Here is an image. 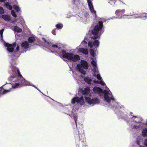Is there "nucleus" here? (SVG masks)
Instances as JSON below:
<instances>
[{
  "label": "nucleus",
  "mask_w": 147,
  "mask_h": 147,
  "mask_svg": "<svg viewBox=\"0 0 147 147\" xmlns=\"http://www.w3.org/2000/svg\"><path fill=\"white\" fill-rule=\"evenodd\" d=\"M14 30L15 31L18 32H20L22 31V29L21 28L18 27L17 26H16L14 27Z\"/></svg>",
  "instance_id": "22"
},
{
  "label": "nucleus",
  "mask_w": 147,
  "mask_h": 147,
  "mask_svg": "<svg viewBox=\"0 0 147 147\" xmlns=\"http://www.w3.org/2000/svg\"><path fill=\"white\" fill-rule=\"evenodd\" d=\"M101 98L109 103L111 100L114 99L111 92L109 89L104 90V91L100 94Z\"/></svg>",
  "instance_id": "5"
},
{
  "label": "nucleus",
  "mask_w": 147,
  "mask_h": 147,
  "mask_svg": "<svg viewBox=\"0 0 147 147\" xmlns=\"http://www.w3.org/2000/svg\"><path fill=\"white\" fill-rule=\"evenodd\" d=\"M113 0H110V2H109V3H111V2L112 1H113Z\"/></svg>",
  "instance_id": "38"
},
{
  "label": "nucleus",
  "mask_w": 147,
  "mask_h": 147,
  "mask_svg": "<svg viewBox=\"0 0 147 147\" xmlns=\"http://www.w3.org/2000/svg\"><path fill=\"white\" fill-rule=\"evenodd\" d=\"M92 0H87L90 10L93 14L96 15V11L94 9L92 1Z\"/></svg>",
  "instance_id": "12"
},
{
  "label": "nucleus",
  "mask_w": 147,
  "mask_h": 147,
  "mask_svg": "<svg viewBox=\"0 0 147 147\" xmlns=\"http://www.w3.org/2000/svg\"><path fill=\"white\" fill-rule=\"evenodd\" d=\"M88 67V65L87 62L85 61L82 60L80 61V64L77 65L76 68L78 71L84 76L85 74V71L84 69H87Z\"/></svg>",
  "instance_id": "6"
},
{
  "label": "nucleus",
  "mask_w": 147,
  "mask_h": 147,
  "mask_svg": "<svg viewBox=\"0 0 147 147\" xmlns=\"http://www.w3.org/2000/svg\"><path fill=\"white\" fill-rule=\"evenodd\" d=\"M52 33L54 35H55V30H53L52 31Z\"/></svg>",
  "instance_id": "35"
},
{
  "label": "nucleus",
  "mask_w": 147,
  "mask_h": 147,
  "mask_svg": "<svg viewBox=\"0 0 147 147\" xmlns=\"http://www.w3.org/2000/svg\"><path fill=\"white\" fill-rule=\"evenodd\" d=\"M102 22L99 21L98 24L96 25L94 29L92 31V35L91 36V38L93 39H96L101 34L100 32L99 33L100 30L102 28Z\"/></svg>",
  "instance_id": "4"
},
{
  "label": "nucleus",
  "mask_w": 147,
  "mask_h": 147,
  "mask_svg": "<svg viewBox=\"0 0 147 147\" xmlns=\"http://www.w3.org/2000/svg\"><path fill=\"white\" fill-rule=\"evenodd\" d=\"M90 91V89L88 87L86 88L82 92V93L84 94L87 95Z\"/></svg>",
  "instance_id": "17"
},
{
  "label": "nucleus",
  "mask_w": 147,
  "mask_h": 147,
  "mask_svg": "<svg viewBox=\"0 0 147 147\" xmlns=\"http://www.w3.org/2000/svg\"><path fill=\"white\" fill-rule=\"evenodd\" d=\"M121 16V15L119 16H120V17H121V16Z\"/></svg>",
  "instance_id": "40"
},
{
  "label": "nucleus",
  "mask_w": 147,
  "mask_h": 147,
  "mask_svg": "<svg viewBox=\"0 0 147 147\" xmlns=\"http://www.w3.org/2000/svg\"><path fill=\"white\" fill-rule=\"evenodd\" d=\"M86 40V38H85V39H84V41H82V43H81V45H82V44H87L86 42V41H85V40Z\"/></svg>",
  "instance_id": "33"
},
{
  "label": "nucleus",
  "mask_w": 147,
  "mask_h": 147,
  "mask_svg": "<svg viewBox=\"0 0 147 147\" xmlns=\"http://www.w3.org/2000/svg\"><path fill=\"white\" fill-rule=\"evenodd\" d=\"M90 53L92 57V59L94 58L95 56L96 55V51H95L91 49L90 51Z\"/></svg>",
  "instance_id": "20"
},
{
  "label": "nucleus",
  "mask_w": 147,
  "mask_h": 147,
  "mask_svg": "<svg viewBox=\"0 0 147 147\" xmlns=\"http://www.w3.org/2000/svg\"><path fill=\"white\" fill-rule=\"evenodd\" d=\"M12 71L13 72V74L15 73V74H18V77L20 78L19 80H20L21 82V84L20 83H15V81H16V78H13L12 80L13 82L12 83V88H16L18 87H20L22 85H30L34 86L35 88H36V86H34L33 85L31 84L30 82L28 81H26L24 78L22 77V76L20 74L19 70L18 68H16L14 67H13L12 68Z\"/></svg>",
  "instance_id": "2"
},
{
  "label": "nucleus",
  "mask_w": 147,
  "mask_h": 147,
  "mask_svg": "<svg viewBox=\"0 0 147 147\" xmlns=\"http://www.w3.org/2000/svg\"><path fill=\"white\" fill-rule=\"evenodd\" d=\"M99 45V42L97 40H95L93 42L89 41L88 43L89 47L91 48L95 49L98 47Z\"/></svg>",
  "instance_id": "11"
},
{
  "label": "nucleus",
  "mask_w": 147,
  "mask_h": 147,
  "mask_svg": "<svg viewBox=\"0 0 147 147\" xmlns=\"http://www.w3.org/2000/svg\"><path fill=\"white\" fill-rule=\"evenodd\" d=\"M47 44L51 47V49L53 50L52 51V52H57L63 57L65 58L68 60L75 62L80 59L78 55L74 54L71 52H66L65 51L61 49L57 45H52V43L49 42H47Z\"/></svg>",
  "instance_id": "1"
},
{
  "label": "nucleus",
  "mask_w": 147,
  "mask_h": 147,
  "mask_svg": "<svg viewBox=\"0 0 147 147\" xmlns=\"http://www.w3.org/2000/svg\"><path fill=\"white\" fill-rule=\"evenodd\" d=\"M145 147H147V139L144 142ZM140 147H144L143 146H140Z\"/></svg>",
  "instance_id": "30"
},
{
  "label": "nucleus",
  "mask_w": 147,
  "mask_h": 147,
  "mask_svg": "<svg viewBox=\"0 0 147 147\" xmlns=\"http://www.w3.org/2000/svg\"><path fill=\"white\" fill-rule=\"evenodd\" d=\"M76 50H78V52L82 53L86 55L88 54V50L87 49H85L82 48L79 49L76 48Z\"/></svg>",
  "instance_id": "14"
},
{
  "label": "nucleus",
  "mask_w": 147,
  "mask_h": 147,
  "mask_svg": "<svg viewBox=\"0 0 147 147\" xmlns=\"http://www.w3.org/2000/svg\"><path fill=\"white\" fill-rule=\"evenodd\" d=\"M91 64L94 67V68L93 69V71L94 72L93 76L95 77H96L97 79L100 80L99 81L96 80L94 81V83H95L100 84L102 86L105 85V83L102 80L101 77L98 74V71L96 67V61L93 60L91 61Z\"/></svg>",
  "instance_id": "3"
},
{
  "label": "nucleus",
  "mask_w": 147,
  "mask_h": 147,
  "mask_svg": "<svg viewBox=\"0 0 147 147\" xmlns=\"http://www.w3.org/2000/svg\"><path fill=\"white\" fill-rule=\"evenodd\" d=\"M4 45L7 47V50L10 52H12L13 51L14 47L16 46H17L16 50L18 51L19 49V46L17 45H16V43H13L12 45L9 44L8 43H5Z\"/></svg>",
  "instance_id": "9"
},
{
  "label": "nucleus",
  "mask_w": 147,
  "mask_h": 147,
  "mask_svg": "<svg viewBox=\"0 0 147 147\" xmlns=\"http://www.w3.org/2000/svg\"><path fill=\"white\" fill-rule=\"evenodd\" d=\"M34 38L33 37H30L28 39V41L30 43L34 42Z\"/></svg>",
  "instance_id": "25"
},
{
  "label": "nucleus",
  "mask_w": 147,
  "mask_h": 147,
  "mask_svg": "<svg viewBox=\"0 0 147 147\" xmlns=\"http://www.w3.org/2000/svg\"><path fill=\"white\" fill-rule=\"evenodd\" d=\"M5 6L7 8L9 9L10 10H11L12 9V7L8 3H5Z\"/></svg>",
  "instance_id": "24"
},
{
  "label": "nucleus",
  "mask_w": 147,
  "mask_h": 147,
  "mask_svg": "<svg viewBox=\"0 0 147 147\" xmlns=\"http://www.w3.org/2000/svg\"><path fill=\"white\" fill-rule=\"evenodd\" d=\"M6 0H0V2H4Z\"/></svg>",
  "instance_id": "36"
},
{
  "label": "nucleus",
  "mask_w": 147,
  "mask_h": 147,
  "mask_svg": "<svg viewBox=\"0 0 147 147\" xmlns=\"http://www.w3.org/2000/svg\"><path fill=\"white\" fill-rule=\"evenodd\" d=\"M29 44L26 41L23 42L22 44V47L26 49L30 47Z\"/></svg>",
  "instance_id": "16"
},
{
  "label": "nucleus",
  "mask_w": 147,
  "mask_h": 147,
  "mask_svg": "<svg viewBox=\"0 0 147 147\" xmlns=\"http://www.w3.org/2000/svg\"><path fill=\"white\" fill-rule=\"evenodd\" d=\"M11 14L14 17H16L17 16L16 14L12 10L11 11Z\"/></svg>",
  "instance_id": "29"
},
{
  "label": "nucleus",
  "mask_w": 147,
  "mask_h": 147,
  "mask_svg": "<svg viewBox=\"0 0 147 147\" xmlns=\"http://www.w3.org/2000/svg\"><path fill=\"white\" fill-rule=\"evenodd\" d=\"M134 119L136 123V124L134 125L133 127L135 129L139 128L140 127H142L143 126V124L141 122L142 119L140 117H134Z\"/></svg>",
  "instance_id": "8"
},
{
  "label": "nucleus",
  "mask_w": 147,
  "mask_h": 147,
  "mask_svg": "<svg viewBox=\"0 0 147 147\" xmlns=\"http://www.w3.org/2000/svg\"><path fill=\"white\" fill-rule=\"evenodd\" d=\"M11 89H10L9 90H5L2 88H0V93L5 94L11 91Z\"/></svg>",
  "instance_id": "15"
},
{
  "label": "nucleus",
  "mask_w": 147,
  "mask_h": 147,
  "mask_svg": "<svg viewBox=\"0 0 147 147\" xmlns=\"http://www.w3.org/2000/svg\"><path fill=\"white\" fill-rule=\"evenodd\" d=\"M13 7L16 12H18L20 11V9L18 6L14 5L13 6Z\"/></svg>",
  "instance_id": "26"
},
{
  "label": "nucleus",
  "mask_w": 147,
  "mask_h": 147,
  "mask_svg": "<svg viewBox=\"0 0 147 147\" xmlns=\"http://www.w3.org/2000/svg\"><path fill=\"white\" fill-rule=\"evenodd\" d=\"M4 12V11L2 7H0V13L1 14L3 13Z\"/></svg>",
  "instance_id": "32"
},
{
  "label": "nucleus",
  "mask_w": 147,
  "mask_h": 147,
  "mask_svg": "<svg viewBox=\"0 0 147 147\" xmlns=\"http://www.w3.org/2000/svg\"><path fill=\"white\" fill-rule=\"evenodd\" d=\"M76 102L78 103L80 105H84L85 103V102L83 97H75L73 98L71 100V103L74 104Z\"/></svg>",
  "instance_id": "10"
},
{
  "label": "nucleus",
  "mask_w": 147,
  "mask_h": 147,
  "mask_svg": "<svg viewBox=\"0 0 147 147\" xmlns=\"http://www.w3.org/2000/svg\"><path fill=\"white\" fill-rule=\"evenodd\" d=\"M74 120H75V122L76 125H77V123H76V120L77 119V116H76V115L75 116V117H74Z\"/></svg>",
  "instance_id": "34"
},
{
  "label": "nucleus",
  "mask_w": 147,
  "mask_h": 147,
  "mask_svg": "<svg viewBox=\"0 0 147 147\" xmlns=\"http://www.w3.org/2000/svg\"><path fill=\"white\" fill-rule=\"evenodd\" d=\"M85 98L86 101L89 105L92 106L100 102L99 100L97 98H92L86 96L85 97Z\"/></svg>",
  "instance_id": "7"
},
{
  "label": "nucleus",
  "mask_w": 147,
  "mask_h": 147,
  "mask_svg": "<svg viewBox=\"0 0 147 147\" xmlns=\"http://www.w3.org/2000/svg\"><path fill=\"white\" fill-rule=\"evenodd\" d=\"M146 125H147V121H146Z\"/></svg>",
  "instance_id": "39"
},
{
  "label": "nucleus",
  "mask_w": 147,
  "mask_h": 147,
  "mask_svg": "<svg viewBox=\"0 0 147 147\" xmlns=\"http://www.w3.org/2000/svg\"><path fill=\"white\" fill-rule=\"evenodd\" d=\"M2 17L4 20L7 21H9L10 19V16L8 15H3Z\"/></svg>",
  "instance_id": "19"
},
{
  "label": "nucleus",
  "mask_w": 147,
  "mask_h": 147,
  "mask_svg": "<svg viewBox=\"0 0 147 147\" xmlns=\"http://www.w3.org/2000/svg\"><path fill=\"white\" fill-rule=\"evenodd\" d=\"M4 31V29H2V30H0V35H1V38H3V32Z\"/></svg>",
  "instance_id": "31"
},
{
  "label": "nucleus",
  "mask_w": 147,
  "mask_h": 147,
  "mask_svg": "<svg viewBox=\"0 0 147 147\" xmlns=\"http://www.w3.org/2000/svg\"><path fill=\"white\" fill-rule=\"evenodd\" d=\"M142 135L143 136H147V129L144 128L143 129L142 132Z\"/></svg>",
  "instance_id": "21"
},
{
  "label": "nucleus",
  "mask_w": 147,
  "mask_h": 147,
  "mask_svg": "<svg viewBox=\"0 0 147 147\" xmlns=\"http://www.w3.org/2000/svg\"><path fill=\"white\" fill-rule=\"evenodd\" d=\"M146 15H147L145 13H143L142 14V16H138L136 17L135 18H139V17H141V18H144V17H146Z\"/></svg>",
  "instance_id": "28"
},
{
  "label": "nucleus",
  "mask_w": 147,
  "mask_h": 147,
  "mask_svg": "<svg viewBox=\"0 0 147 147\" xmlns=\"http://www.w3.org/2000/svg\"><path fill=\"white\" fill-rule=\"evenodd\" d=\"M43 40L45 42H46V40L44 38H42Z\"/></svg>",
  "instance_id": "37"
},
{
  "label": "nucleus",
  "mask_w": 147,
  "mask_h": 147,
  "mask_svg": "<svg viewBox=\"0 0 147 147\" xmlns=\"http://www.w3.org/2000/svg\"><path fill=\"white\" fill-rule=\"evenodd\" d=\"M93 91L94 92L100 94V95L103 92L102 89L97 87H95L93 89Z\"/></svg>",
  "instance_id": "13"
},
{
  "label": "nucleus",
  "mask_w": 147,
  "mask_h": 147,
  "mask_svg": "<svg viewBox=\"0 0 147 147\" xmlns=\"http://www.w3.org/2000/svg\"><path fill=\"white\" fill-rule=\"evenodd\" d=\"M124 12V10H117L115 12V13L117 15L120 16L123 14Z\"/></svg>",
  "instance_id": "18"
},
{
  "label": "nucleus",
  "mask_w": 147,
  "mask_h": 147,
  "mask_svg": "<svg viewBox=\"0 0 147 147\" xmlns=\"http://www.w3.org/2000/svg\"><path fill=\"white\" fill-rule=\"evenodd\" d=\"M56 27L58 29H60L62 28L63 27V25L61 24H58L56 25Z\"/></svg>",
  "instance_id": "27"
},
{
  "label": "nucleus",
  "mask_w": 147,
  "mask_h": 147,
  "mask_svg": "<svg viewBox=\"0 0 147 147\" xmlns=\"http://www.w3.org/2000/svg\"><path fill=\"white\" fill-rule=\"evenodd\" d=\"M84 80L89 84H91V82L92 81V80L88 77H86L85 78Z\"/></svg>",
  "instance_id": "23"
}]
</instances>
